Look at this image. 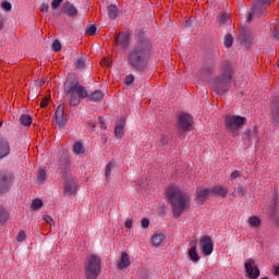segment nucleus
I'll return each mask as SVG.
<instances>
[{
    "label": "nucleus",
    "instance_id": "1",
    "mask_svg": "<svg viewBox=\"0 0 279 279\" xmlns=\"http://www.w3.org/2000/svg\"><path fill=\"white\" fill-rule=\"evenodd\" d=\"M151 51V43L142 40L137 43L128 54V62L135 71L143 72L149 64V53Z\"/></svg>",
    "mask_w": 279,
    "mask_h": 279
},
{
    "label": "nucleus",
    "instance_id": "2",
    "mask_svg": "<svg viewBox=\"0 0 279 279\" xmlns=\"http://www.w3.org/2000/svg\"><path fill=\"white\" fill-rule=\"evenodd\" d=\"M166 196L175 218L182 217V214L191 208V195L178 186L170 185L166 190Z\"/></svg>",
    "mask_w": 279,
    "mask_h": 279
},
{
    "label": "nucleus",
    "instance_id": "3",
    "mask_svg": "<svg viewBox=\"0 0 279 279\" xmlns=\"http://www.w3.org/2000/svg\"><path fill=\"white\" fill-rule=\"evenodd\" d=\"M64 93L70 97V106H80L82 99L88 97V90L73 77H69L64 83Z\"/></svg>",
    "mask_w": 279,
    "mask_h": 279
},
{
    "label": "nucleus",
    "instance_id": "4",
    "mask_svg": "<svg viewBox=\"0 0 279 279\" xmlns=\"http://www.w3.org/2000/svg\"><path fill=\"white\" fill-rule=\"evenodd\" d=\"M220 73L221 75L215 82L214 90H216L218 95H223L230 90V84L232 82L234 70L230 63H225L220 68Z\"/></svg>",
    "mask_w": 279,
    "mask_h": 279
},
{
    "label": "nucleus",
    "instance_id": "5",
    "mask_svg": "<svg viewBox=\"0 0 279 279\" xmlns=\"http://www.w3.org/2000/svg\"><path fill=\"white\" fill-rule=\"evenodd\" d=\"M85 278L97 279L101 274V257L98 255H89L85 259Z\"/></svg>",
    "mask_w": 279,
    "mask_h": 279
},
{
    "label": "nucleus",
    "instance_id": "6",
    "mask_svg": "<svg viewBox=\"0 0 279 279\" xmlns=\"http://www.w3.org/2000/svg\"><path fill=\"white\" fill-rule=\"evenodd\" d=\"M226 128L231 132L232 136L239 134L242 125H245V117L228 114L225 120Z\"/></svg>",
    "mask_w": 279,
    "mask_h": 279
},
{
    "label": "nucleus",
    "instance_id": "7",
    "mask_svg": "<svg viewBox=\"0 0 279 279\" xmlns=\"http://www.w3.org/2000/svg\"><path fill=\"white\" fill-rule=\"evenodd\" d=\"M198 245L203 256H210L215 250L213 239L208 235L202 236L198 241Z\"/></svg>",
    "mask_w": 279,
    "mask_h": 279
},
{
    "label": "nucleus",
    "instance_id": "8",
    "mask_svg": "<svg viewBox=\"0 0 279 279\" xmlns=\"http://www.w3.org/2000/svg\"><path fill=\"white\" fill-rule=\"evenodd\" d=\"M179 128L183 132H191L193 130V118L189 113H181L179 116Z\"/></svg>",
    "mask_w": 279,
    "mask_h": 279
},
{
    "label": "nucleus",
    "instance_id": "9",
    "mask_svg": "<svg viewBox=\"0 0 279 279\" xmlns=\"http://www.w3.org/2000/svg\"><path fill=\"white\" fill-rule=\"evenodd\" d=\"M244 269L250 279H257L260 276V270L256 266V263L254 262V259H248L244 264Z\"/></svg>",
    "mask_w": 279,
    "mask_h": 279
},
{
    "label": "nucleus",
    "instance_id": "10",
    "mask_svg": "<svg viewBox=\"0 0 279 279\" xmlns=\"http://www.w3.org/2000/svg\"><path fill=\"white\" fill-rule=\"evenodd\" d=\"M210 195H213V190L205 187V189H197L196 190V203L201 206L204 205V202L210 199Z\"/></svg>",
    "mask_w": 279,
    "mask_h": 279
},
{
    "label": "nucleus",
    "instance_id": "11",
    "mask_svg": "<svg viewBox=\"0 0 279 279\" xmlns=\"http://www.w3.org/2000/svg\"><path fill=\"white\" fill-rule=\"evenodd\" d=\"M12 186V174H1L0 175V195L8 193Z\"/></svg>",
    "mask_w": 279,
    "mask_h": 279
},
{
    "label": "nucleus",
    "instance_id": "12",
    "mask_svg": "<svg viewBox=\"0 0 279 279\" xmlns=\"http://www.w3.org/2000/svg\"><path fill=\"white\" fill-rule=\"evenodd\" d=\"M132 265V259H130V255L128 252H122L120 257L118 258L117 269L123 271V269H128Z\"/></svg>",
    "mask_w": 279,
    "mask_h": 279
},
{
    "label": "nucleus",
    "instance_id": "13",
    "mask_svg": "<svg viewBox=\"0 0 279 279\" xmlns=\"http://www.w3.org/2000/svg\"><path fill=\"white\" fill-rule=\"evenodd\" d=\"M54 121L59 128L66 125V119H64V107L60 105L54 112Z\"/></svg>",
    "mask_w": 279,
    "mask_h": 279
},
{
    "label": "nucleus",
    "instance_id": "14",
    "mask_svg": "<svg viewBox=\"0 0 279 279\" xmlns=\"http://www.w3.org/2000/svg\"><path fill=\"white\" fill-rule=\"evenodd\" d=\"M190 248L187 251V256L192 263L197 264L199 263V253H197V241L191 242Z\"/></svg>",
    "mask_w": 279,
    "mask_h": 279
},
{
    "label": "nucleus",
    "instance_id": "15",
    "mask_svg": "<svg viewBox=\"0 0 279 279\" xmlns=\"http://www.w3.org/2000/svg\"><path fill=\"white\" fill-rule=\"evenodd\" d=\"M125 129V118H121L116 122V128H114V136L116 138H123V135L125 134L124 132Z\"/></svg>",
    "mask_w": 279,
    "mask_h": 279
},
{
    "label": "nucleus",
    "instance_id": "16",
    "mask_svg": "<svg viewBox=\"0 0 279 279\" xmlns=\"http://www.w3.org/2000/svg\"><path fill=\"white\" fill-rule=\"evenodd\" d=\"M64 193L65 195H75V193H77V183L75 182V179L71 178L65 181Z\"/></svg>",
    "mask_w": 279,
    "mask_h": 279
},
{
    "label": "nucleus",
    "instance_id": "17",
    "mask_svg": "<svg viewBox=\"0 0 279 279\" xmlns=\"http://www.w3.org/2000/svg\"><path fill=\"white\" fill-rule=\"evenodd\" d=\"M61 12L66 16H77V8H75V5L71 2L63 3Z\"/></svg>",
    "mask_w": 279,
    "mask_h": 279
},
{
    "label": "nucleus",
    "instance_id": "18",
    "mask_svg": "<svg viewBox=\"0 0 279 279\" xmlns=\"http://www.w3.org/2000/svg\"><path fill=\"white\" fill-rule=\"evenodd\" d=\"M166 241H167V235L162 232H156L151 236V245L154 247H160L162 243H165Z\"/></svg>",
    "mask_w": 279,
    "mask_h": 279
},
{
    "label": "nucleus",
    "instance_id": "19",
    "mask_svg": "<svg viewBox=\"0 0 279 279\" xmlns=\"http://www.w3.org/2000/svg\"><path fill=\"white\" fill-rule=\"evenodd\" d=\"M252 12L248 13L247 21H252V19H256L258 16H263V7L259 3H256L252 7Z\"/></svg>",
    "mask_w": 279,
    "mask_h": 279
},
{
    "label": "nucleus",
    "instance_id": "20",
    "mask_svg": "<svg viewBox=\"0 0 279 279\" xmlns=\"http://www.w3.org/2000/svg\"><path fill=\"white\" fill-rule=\"evenodd\" d=\"M72 151L74 156L82 158V156L86 154V148L84 147V144L82 142H75L72 146Z\"/></svg>",
    "mask_w": 279,
    "mask_h": 279
},
{
    "label": "nucleus",
    "instance_id": "21",
    "mask_svg": "<svg viewBox=\"0 0 279 279\" xmlns=\"http://www.w3.org/2000/svg\"><path fill=\"white\" fill-rule=\"evenodd\" d=\"M10 155V144L3 137H0V158Z\"/></svg>",
    "mask_w": 279,
    "mask_h": 279
},
{
    "label": "nucleus",
    "instance_id": "22",
    "mask_svg": "<svg viewBox=\"0 0 279 279\" xmlns=\"http://www.w3.org/2000/svg\"><path fill=\"white\" fill-rule=\"evenodd\" d=\"M213 194L218 197H228V187L223 185H216L211 189V195Z\"/></svg>",
    "mask_w": 279,
    "mask_h": 279
},
{
    "label": "nucleus",
    "instance_id": "23",
    "mask_svg": "<svg viewBox=\"0 0 279 279\" xmlns=\"http://www.w3.org/2000/svg\"><path fill=\"white\" fill-rule=\"evenodd\" d=\"M116 45H120V47H128L130 45V37L128 34H119L114 39Z\"/></svg>",
    "mask_w": 279,
    "mask_h": 279
},
{
    "label": "nucleus",
    "instance_id": "24",
    "mask_svg": "<svg viewBox=\"0 0 279 279\" xmlns=\"http://www.w3.org/2000/svg\"><path fill=\"white\" fill-rule=\"evenodd\" d=\"M247 223H248L250 228H260L263 220H260V218L258 216H251L247 219Z\"/></svg>",
    "mask_w": 279,
    "mask_h": 279
},
{
    "label": "nucleus",
    "instance_id": "25",
    "mask_svg": "<svg viewBox=\"0 0 279 279\" xmlns=\"http://www.w3.org/2000/svg\"><path fill=\"white\" fill-rule=\"evenodd\" d=\"M45 180H47V170L40 168V169L37 171L36 182H37L38 184H44V183H45Z\"/></svg>",
    "mask_w": 279,
    "mask_h": 279
},
{
    "label": "nucleus",
    "instance_id": "26",
    "mask_svg": "<svg viewBox=\"0 0 279 279\" xmlns=\"http://www.w3.org/2000/svg\"><path fill=\"white\" fill-rule=\"evenodd\" d=\"M20 123L21 125H24V128H29V125H32V116L29 114H22L20 117Z\"/></svg>",
    "mask_w": 279,
    "mask_h": 279
},
{
    "label": "nucleus",
    "instance_id": "27",
    "mask_svg": "<svg viewBox=\"0 0 279 279\" xmlns=\"http://www.w3.org/2000/svg\"><path fill=\"white\" fill-rule=\"evenodd\" d=\"M118 14H119V9L117 8V5L108 7V16H109V19H111V21H114V19H117Z\"/></svg>",
    "mask_w": 279,
    "mask_h": 279
},
{
    "label": "nucleus",
    "instance_id": "28",
    "mask_svg": "<svg viewBox=\"0 0 279 279\" xmlns=\"http://www.w3.org/2000/svg\"><path fill=\"white\" fill-rule=\"evenodd\" d=\"M90 101H101L104 99V93L101 90H95L89 97Z\"/></svg>",
    "mask_w": 279,
    "mask_h": 279
},
{
    "label": "nucleus",
    "instance_id": "29",
    "mask_svg": "<svg viewBox=\"0 0 279 279\" xmlns=\"http://www.w3.org/2000/svg\"><path fill=\"white\" fill-rule=\"evenodd\" d=\"M218 21L225 25H230V16H228V13L226 12H222L218 15Z\"/></svg>",
    "mask_w": 279,
    "mask_h": 279
},
{
    "label": "nucleus",
    "instance_id": "30",
    "mask_svg": "<svg viewBox=\"0 0 279 279\" xmlns=\"http://www.w3.org/2000/svg\"><path fill=\"white\" fill-rule=\"evenodd\" d=\"M10 219V214L4 208H0V223H7Z\"/></svg>",
    "mask_w": 279,
    "mask_h": 279
},
{
    "label": "nucleus",
    "instance_id": "31",
    "mask_svg": "<svg viewBox=\"0 0 279 279\" xmlns=\"http://www.w3.org/2000/svg\"><path fill=\"white\" fill-rule=\"evenodd\" d=\"M31 208L32 210H40L43 208V201L40 198L34 199Z\"/></svg>",
    "mask_w": 279,
    "mask_h": 279
},
{
    "label": "nucleus",
    "instance_id": "32",
    "mask_svg": "<svg viewBox=\"0 0 279 279\" xmlns=\"http://www.w3.org/2000/svg\"><path fill=\"white\" fill-rule=\"evenodd\" d=\"M272 119L275 125H279V105L277 106V108H272Z\"/></svg>",
    "mask_w": 279,
    "mask_h": 279
},
{
    "label": "nucleus",
    "instance_id": "33",
    "mask_svg": "<svg viewBox=\"0 0 279 279\" xmlns=\"http://www.w3.org/2000/svg\"><path fill=\"white\" fill-rule=\"evenodd\" d=\"M114 167V161H111L109 162L107 166H106V172H105V175L107 178V180H110V175L112 173V168Z\"/></svg>",
    "mask_w": 279,
    "mask_h": 279
},
{
    "label": "nucleus",
    "instance_id": "34",
    "mask_svg": "<svg viewBox=\"0 0 279 279\" xmlns=\"http://www.w3.org/2000/svg\"><path fill=\"white\" fill-rule=\"evenodd\" d=\"M234 43V38H232V35L228 34L225 36V47H227V49H229V47H231Z\"/></svg>",
    "mask_w": 279,
    "mask_h": 279
},
{
    "label": "nucleus",
    "instance_id": "35",
    "mask_svg": "<svg viewBox=\"0 0 279 279\" xmlns=\"http://www.w3.org/2000/svg\"><path fill=\"white\" fill-rule=\"evenodd\" d=\"M86 34L87 36H95V34H97V26L95 25L87 26Z\"/></svg>",
    "mask_w": 279,
    "mask_h": 279
},
{
    "label": "nucleus",
    "instance_id": "36",
    "mask_svg": "<svg viewBox=\"0 0 279 279\" xmlns=\"http://www.w3.org/2000/svg\"><path fill=\"white\" fill-rule=\"evenodd\" d=\"M25 239H27V233H25V231H20L16 236L17 243H23V241H25Z\"/></svg>",
    "mask_w": 279,
    "mask_h": 279
},
{
    "label": "nucleus",
    "instance_id": "37",
    "mask_svg": "<svg viewBox=\"0 0 279 279\" xmlns=\"http://www.w3.org/2000/svg\"><path fill=\"white\" fill-rule=\"evenodd\" d=\"M64 0H52L51 1V10H58L60 5H62Z\"/></svg>",
    "mask_w": 279,
    "mask_h": 279
},
{
    "label": "nucleus",
    "instance_id": "38",
    "mask_svg": "<svg viewBox=\"0 0 279 279\" xmlns=\"http://www.w3.org/2000/svg\"><path fill=\"white\" fill-rule=\"evenodd\" d=\"M52 49L53 51H61L62 49V44H60V41L58 39H56L53 43H52Z\"/></svg>",
    "mask_w": 279,
    "mask_h": 279
},
{
    "label": "nucleus",
    "instance_id": "39",
    "mask_svg": "<svg viewBox=\"0 0 279 279\" xmlns=\"http://www.w3.org/2000/svg\"><path fill=\"white\" fill-rule=\"evenodd\" d=\"M86 66V61L83 58H78L76 61V69H84Z\"/></svg>",
    "mask_w": 279,
    "mask_h": 279
},
{
    "label": "nucleus",
    "instance_id": "40",
    "mask_svg": "<svg viewBox=\"0 0 279 279\" xmlns=\"http://www.w3.org/2000/svg\"><path fill=\"white\" fill-rule=\"evenodd\" d=\"M236 178H241V172L239 170H235L230 174L231 182H233V180H236Z\"/></svg>",
    "mask_w": 279,
    "mask_h": 279
},
{
    "label": "nucleus",
    "instance_id": "41",
    "mask_svg": "<svg viewBox=\"0 0 279 279\" xmlns=\"http://www.w3.org/2000/svg\"><path fill=\"white\" fill-rule=\"evenodd\" d=\"M141 227L144 228V230H147V228H149V219L143 218L141 221Z\"/></svg>",
    "mask_w": 279,
    "mask_h": 279
},
{
    "label": "nucleus",
    "instance_id": "42",
    "mask_svg": "<svg viewBox=\"0 0 279 279\" xmlns=\"http://www.w3.org/2000/svg\"><path fill=\"white\" fill-rule=\"evenodd\" d=\"M40 12H43V14H47L49 12V4L47 3H43L39 8Z\"/></svg>",
    "mask_w": 279,
    "mask_h": 279
},
{
    "label": "nucleus",
    "instance_id": "43",
    "mask_svg": "<svg viewBox=\"0 0 279 279\" xmlns=\"http://www.w3.org/2000/svg\"><path fill=\"white\" fill-rule=\"evenodd\" d=\"M134 82V75L130 74L125 77L124 84H126V86H130V84H132Z\"/></svg>",
    "mask_w": 279,
    "mask_h": 279
},
{
    "label": "nucleus",
    "instance_id": "44",
    "mask_svg": "<svg viewBox=\"0 0 279 279\" xmlns=\"http://www.w3.org/2000/svg\"><path fill=\"white\" fill-rule=\"evenodd\" d=\"M44 219L49 226H56V221L53 220V218H51V216H45Z\"/></svg>",
    "mask_w": 279,
    "mask_h": 279
},
{
    "label": "nucleus",
    "instance_id": "45",
    "mask_svg": "<svg viewBox=\"0 0 279 279\" xmlns=\"http://www.w3.org/2000/svg\"><path fill=\"white\" fill-rule=\"evenodd\" d=\"M2 9H4L5 12H10V10H12V4L10 2H3Z\"/></svg>",
    "mask_w": 279,
    "mask_h": 279
},
{
    "label": "nucleus",
    "instance_id": "46",
    "mask_svg": "<svg viewBox=\"0 0 279 279\" xmlns=\"http://www.w3.org/2000/svg\"><path fill=\"white\" fill-rule=\"evenodd\" d=\"M99 123H100L101 130L108 129V126L106 125V120H104V118H99Z\"/></svg>",
    "mask_w": 279,
    "mask_h": 279
},
{
    "label": "nucleus",
    "instance_id": "47",
    "mask_svg": "<svg viewBox=\"0 0 279 279\" xmlns=\"http://www.w3.org/2000/svg\"><path fill=\"white\" fill-rule=\"evenodd\" d=\"M245 191H246V189L245 187H243V186H239L238 189H236V193H238V195H245Z\"/></svg>",
    "mask_w": 279,
    "mask_h": 279
},
{
    "label": "nucleus",
    "instance_id": "48",
    "mask_svg": "<svg viewBox=\"0 0 279 279\" xmlns=\"http://www.w3.org/2000/svg\"><path fill=\"white\" fill-rule=\"evenodd\" d=\"M132 219L128 218L124 222L125 228H128L129 230L132 229Z\"/></svg>",
    "mask_w": 279,
    "mask_h": 279
},
{
    "label": "nucleus",
    "instance_id": "49",
    "mask_svg": "<svg viewBox=\"0 0 279 279\" xmlns=\"http://www.w3.org/2000/svg\"><path fill=\"white\" fill-rule=\"evenodd\" d=\"M100 64H101V66H109V65H110V60H108V59H102V60L100 61Z\"/></svg>",
    "mask_w": 279,
    "mask_h": 279
},
{
    "label": "nucleus",
    "instance_id": "50",
    "mask_svg": "<svg viewBox=\"0 0 279 279\" xmlns=\"http://www.w3.org/2000/svg\"><path fill=\"white\" fill-rule=\"evenodd\" d=\"M48 99L47 98H44L40 102V108H47V104H48Z\"/></svg>",
    "mask_w": 279,
    "mask_h": 279
},
{
    "label": "nucleus",
    "instance_id": "51",
    "mask_svg": "<svg viewBox=\"0 0 279 279\" xmlns=\"http://www.w3.org/2000/svg\"><path fill=\"white\" fill-rule=\"evenodd\" d=\"M274 276H279V266H276L275 268H274Z\"/></svg>",
    "mask_w": 279,
    "mask_h": 279
},
{
    "label": "nucleus",
    "instance_id": "52",
    "mask_svg": "<svg viewBox=\"0 0 279 279\" xmlns=\"http://www.w3.org/2000/svg\"><path fill=\"white\" fill-rule=\"evenodd\" d=\"M245 134L248 138H252V130H246Z\"/></svg>",
    "mask_w": 279,
    "mask_h": 279
},
{
    "label": "nucleus",
    "instance_id": "53",
    "mask_svg": "<svg viewBox=\"0 0 279 279\" xmlns=\"http://www.w3.org/2000/svg\"><path fill=\"white\" fill-rule=\"evenodd\" d=\"M258 3H271V0H258Z\"/></svg>",
    "mask_w": 279,
    "mask_h": 279
},
{
    "label": "nucleus",
    "instance_id": "54",
    "mask_svg": "<svg viewBox=\"0 0 279 279\" xmlns=\"http://www.w3.org/2000/svg\"><path fill=\"white\" fill-rule=\"evenodd\" d=\"M0 29H3V22L0 21Z\"/></svg>",
    "mask_w": 279,
    "mask_h": 279
},
{
    "label": "nucleus",
    "instance_id": "55",
    "mask_svg": "<svg viewBox=\"0 0 279 279\" xmlns=\"http://www.w3.org/2000/svg\"><path fill=\"white\" fill-rule=\"evenodd\" d=\"M1 125H3V122H1V120H0V128H1Z\"/></svg>",
    "mask_w": 279,
    "mask_h": 279
},
{
    "label": "nucleus",
    "instance_id": "56",
    "mask_svg": "<svg viewBox=\"0 0 279 279\" xmlns=\"http://www.w3.org/2000/svg\"><path fill=\"white\" fill-rule=\"evenodd\" d=\"M277 66H279V61H278V63H277Z\"/></svg>",
    "mask_w": 279,
    "mask_h": 279
}]
</instances>
